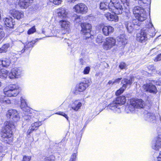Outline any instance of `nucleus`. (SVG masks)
Returning a JSON list of instances; mask_svg holds the SVG:
<instances>
[{
  "label": "nucleus",
  "mask_w": 161,
  "mask_h": 161,
  "mask_svg": "<svg viewBox=\"0 0 161 161\" xmlns=\"http://www.w3.org/2000/svg\"><path fill=\"white\" fill-rule=\"evenodd\" d=\"M35 41H32L30 42H27L26 44L24 46L22 44L21 48L17 49V53H14L12 52L11 54V63L14 64L17 60L19 57V54L20 55L23 53L26 49H28L29 48L32 47H33L34 44L35 43Z\"/></svg>",
  "instance_id": "f257e3e1"
},
{
  "label": "nucleus",
  "mask_w": 161,
  "mask_h": 161,
  "mask_svg": "<svg viewBox=\"0 0 161 161\" xmlns=\"http://www.w3.org/2000/svg\"><path fill=\"white\" fill-rule=\"evenodd\" d=\"M145 8L137 6L134 7L132 9L133 14L136 19H138L141 21H143L147 18Z\"/></svg>",
  "instance_id": "f03ea898"
},
{
  "label": "nucleus",
  "mask_w": 161,
  "mask_h": 161,
  "mask_svg": "<svg viewBox=\"0 0 161 161\" xmlns=\"http://www.w3.org/2000/svg\"><path fill=\"white\" fill-rule=\"evenodd\" d=\"M111 4H113V7L111 8V11L116 14H121L122 13L123 8L118 0H111Z\"/></svg>",
  "instance_id": "7ed1b4c3"
},
{
  "label": "nucleus",
  "mask_w": 161,
  "mask_h": 161,
  "mask_svg": "<svg viewBox=\"0 0 161 161\" xmlns=\"http://www.w3.org/2000/svg\"><path fill=\"white\" fill-rule=\"evenodd\" d=\"M4 126L3 130V134L2 137L4 142L9 143L10 141V123L9 121H6L4 123Z\"/></svg>",
  "instance_id": "20e7f679"
},
{
  "label": "nucleus",
  "mask_w": 161,
  "mask_h": 161,
  "mask_svg": "<svg viewBox=\"0 0 161 161\" xmlns=\"http://www.w3.org/2000/svg\"><path fill=\"white\" fill-rule=\"evenodd\" d=\"M80 26L81 27V33L85 35L84 39H87L90 38L91 36L90 34L92 29L91 25L87 23H82L81 24Z\"/></svg>",
  "instance_id": "39448f33"
},
{
  "label": "nucleus",
  "mask_w": 161,
  "mask_h": 161,
  "mask_svg": "<svg viewBox=\"0 0 161 161\" xmlns=\"http://www.w3.org/2000/svg\"><path fill=\"white\" fill-rule=\"evenodd\" d=\"M134 77L133 76H130V79L124 78L122 80V83L123 85L122 87L118 90L115 93L116 96H119L125 90L127 87V86L130 85L134 80Z\"/></svg>",
  "instance_id": "423d86ee"
},
{
  "label": "nucleus",
  "mask_w": 161,
  "mask_h": 161,
  "mask_svg": "<svg viewBox=\"0 0 161 161\" xmlns=\"http://www.w3.org/2000/svg\"><path fill=\"white\" fill-rule=\"evenodd\" d=\"M115 40L112 37L106 38L105 41L103 44V48L105 50L110 49L112 47L115 45Z\"/></svg>",
  "instance_id": "0eeeda50"
},
{
  "label": "nucleus",
  "mask_w": 161,
  "mask_h": 161,
  "mask_svg": "<svg viewBox=\"0 0 161 161\" xmlns=\"http://www.w3.org/2000/svg\"><path fill=\"white\" fill-rule=\"evenodd\" d=\"M20 118L19 114L17 111L15 110H11V128L12 126L15 127V125Z\"/></svg>",
  "instance_id": "6e6552de"
},
{
  "label": "nucleus",
  "mask_w": 161,
  "mask_h": 161,
  "mask_svg": "<svg viewBox=\"0 0 161 161\" xmlns=\"http://www.w3.org/2000/svg\"><path fill=\"white\" fill-rule=\"evenodd\" d=\"M73 9L76 13L82 14H86L88 10L87 6L83 3H80L76 5L74 7Z\"/></svg>",
  "instance_id": "1a4fd4ad"
},
{
  "label": "nucleus",
  "mask_w": 161,
  "mask_h": 161,
  "mask_svg": "<svg viewBox=\"0 0 161 161\" xmlns=\"http://www.w3.org/2000/svg\"><path fill=\"white\" fill-rule=\"evenodd\" d=\"M142 30H144L145 33L147 35H149L150 36H154L155 34V30L153 25L151 22H150L146 26L143 28Z\"/></svg>",
  "instance_id": "9d476101"
},
{
  "label": "nucleus",
  "mask_w": 161,
  "mask_h": 161,
  "mask_svg": "<svg viewBox=\"0 0 161 161\" xmlns=\"http://www.w3.org/2000/svg\"><path fill=\"white\" fill-rule=\"evenodd\" d=\"M89 86L88 83L82 82L77 85L75 87L74 93L76 94L84 90Z\"/></svg>",
  "instance_id": "9b49d317"
},
{
  "label": "nucleus",
  "mask_w": 161,
  "mask_h": 161,
  "mask_svg": "<svg viewBox=\"0 0 161 161\" xmlns=\"http://www.w3.org/2000/svg\"><path fill=\"white\" fill-rule=\"evenodd\" d=\"M142 87L146 91L153 93H156L157 92V88L152 83H147L144 85Z\"/></svg>",
  "instance_id": "f8f14e48"
},
{
  "label": "nucleus",
  "mask_w": 161,
  "mask_h": 161,
  "mask_svg": "<svg viewBox=\"0 0 161 161\" xmlns=\"http://www.w3.org/2000/svg\"><path fill=\"white\" fill-rule=\"evenodd\" d=\"M152 148L155 150H159L161 148V134H158L155 138V141L153 143Z\"/></svg>",
  "instance_id": "ddd939ff"
},
{
  "label": "nucleus",
  "mask_w": 161,
  "mask_h": 161,
  "mask_svg": "<svg viewBox=\"0 0 161 161\" xmlns=\"http://www.w3.org/2000/svg\"><path fill=\"white\" fill-rule=\"evenodd\" d=\"M22 74V70L20 68H14L11 71V79L14 78H18Z\"/></svg>",
  "instance_id": "4468645a"
},
{
  "label": "nucleus",
  "mask_w": 161,
  "mask_h": 161,
  "mask_svg": "<svg viewBox=\"0 0 161 161\" xmlns=\"http://www.w3.org/2000/svg\"><path fill=\"white\" fill-rule=\"evenodd\" d=\"M144 30H142L140 33L137 34L136 39L141 42H144L147 40V36L145 33Z\"/></svg>",
  "instance_id": "2eb2a0df"
},
{
  "label": "nucleus",
  "mask_w": 161,
  "mask_h": 161,
  "mask_svg": "<svg viewBox=\"0 0 161 161\" xmlns=\"http://www.w3.org/2000/svg\"><path fill=\"white\" fill-rule=\"evenodd\" d=\"M3 92L5 96L3 99V102L9 104L10 103L9 95L10 94V87L9 86L6 87L3 90Z\"/></svg>",
  "instance_id": "dca6fc26"
},
{
  "label": "nucleus",
  "mask_w": 161,
  "mask_h": 161,
  "mask_svg": "<svg viewBox=\"0 0 161 161\" xmlns=\"http://www.w3.org/2000/svg\"><path fill=\"white\" fill-rule=\"evenodd\" d=\"M131 100L132 104L135 105L136 108H142L145 105V102L141 99H133Z\"/></svg>",
  "instance_id": "f3484780"
},
{
  "label": "nucleus",
  "mask_w": 161,
  "mask_h": 161,
  "mask_svg": "<svg viewBox=\"0 0 161 161\" xmlns=\"http://www.w3.org/2000/svg\"><path fill=\"white\" fill-rule=\"evenodd\" d=\"M57 16L61 18H64L66 17L68 14V11L64 8H59L56 10Z\"/></svg>",
  "instance_id": "a211bd4d"
},
{
  "label": "nucleus",
  "mask_w": 161,
  "mask_h": 161,
  "mask_svg": "<svg viewBox=\"0 0 161 161\" xmlns=\"http://www.w3.org/2000/svg\"><path fill=\"white\" fill-rule=\"evenodd\" d=\"M102 30L103 34L105 36H108L113 32L114 28L111 26H104Z\"/></svg>",
  "instance_id": "6ab92c4d"
},
{
  "label": "nucleus",
  "mask_w": 161,
  "mask_h": 161,
  "mask_svg": "<svg viewBox=\"0 0 161 161\" xmlns=\"http://www.w3.org/2000/svg\"><path fill=\"white\" fill-rule=\"evenodd\" d=\"M144 118L148 121L154 123L156 120V117L154 114L152 113L147 112L144 114Z\"/></svg>",
  "instance_id": "aec40b11"
},
{
  "label": "nucleus",
  "mask_w": 161,
  "mask_h": 161,
  "mask_svg": "<svg viewBox=\"0 0 161 161\" xmlns=\"http://www.w3.org/2000/svg\"><path fill=\"white\" fill-rule=\"evenodd\" d=\"M108 107L112 110H114L115 112L118 113L120 112V107L115 101H114L112 103L109 104Z\"/></svg>",
  "instance_id": "412c9836"
},
{
  "label": "nucleus",
  "mask_w": 161,
  "mask_h": 161,
  "mask_svg": "<svg viewBox=\"0 0 161 161\" xmlns=\"http://www.w3.org/2000/svg\"><path fill=\"white\" fill-rule=\"evenodd\" d=\"M19 92V90L18 86L12 85L11 86V97L16 96Z\"/></svg>",
  "instance_id": "4be33fe9"
},
{
  "label": "nucleus",
  "mask_w": 161,
  "mask_h": 161,
  "mask_svg": "<svg viewBox=\"0 0 161 161\" xmlns=\"http://www.w3.org/2000/svg\"><path fill=\"white\" fill-rule=\"evenodd\" d=\"M59 24L62 29L66 30L67 31H69L70 23L68 21L65 19L62 20L60 21Z\"/></svg>",
  "instance_id": "5701e85b"
},
{
  "label": "nucleus",
  "mask_w": 161,
  "mask_h": 161,
  "mask_svg": "<svg viewBox=\"0 0 161 161\" xmlns=\"http://www.w3.org/2000/svg\"><path fill=\"white\" fill-rule=\"evenodd\" d=\"M33 0H20L19 5L22 8H26L28 7Z\"/></svg>",
  "instance_id": "b1692460"
},
{
  "label": "nucleus",
  "mask_w": 161,
  "mask_h": 161,
  "mask_svg": "<svg viewBox=\"0 0 161 161\" xmlns=\"http://www.w3.org/2000/svg\"><path fill=\"white\" fill-rule=\"evenodd\" d=\"M11 14L14 18H15L17 19H20L21 18L23 17L24 16L23 13L15 10H13L11 12Z\"/></svg>",
  "instance_id": "393cba45"
},
{
  "label": "nucleus",
  "mask_w": 161,
  "mask_h": 161,
  "mask_svg": "<svg viewBox=\"0 0 161 161\" xmlns=\"http://www.w3.org/2000/svg\"><path fill=\"white\" fill-rule=\"evenodd\" d=\"M11 14L14 18H15L17 19H20L21 18L23 17L24 16L23 13L15 10H13L11 12Z\"/></svg>",
  "instance_id": "a878e982"
},
{
  "label": "nucleus",
  "mask_w": 161,
  "mask_h": 161,
  "mask_svg": "<svg viewBox=\"0 0 161 161\" xmlns=\"http://www.w3.org/2000/svg\"><path fill=\"white\" fill-rule=\"evenodd\" d=\"M115 14H111L110 13H108L105 14V16L108 20L109 21H114L115 22H117L119 20V18L118 16Z\"/></svg>",
  "instance_id": "bb28decb"
},
{
  "label": "nucleus",
  "mask_w": 161,
  "mask_h": 161,
  "mask_svg": "<svg viewBox=\"0 0 161 161\" xmlns=\"http://www.w3.org/2000/svg\"><path fill=\"white\" fill-rule=\"evenodd\" d=\"M125 25L128 32L130 33L133 31L134 26L132 23L130 22H125Z\"/></svg>",
  "instance_id": "cd10ccee"
},
{
  "label": "nucleus",
  "mask_w": 161,
  "mask_h": 161,
  "mask_svg": "<svg viewBox=\"0 0 161 161\" xmlns=\"http://www.w3.org/2000/svg\"><path fill=\"white\" fill-rule=\"evenodd\" d=\"M125 97L124 96H120L117 98L115 101L120 106L121 105H123L126 102Z\"/></svg>",
  "instance_id": "c85d7f7f"
},
{
  "label": "nucleus",
  "mask_w": 161,
  "mask_h": 161,
  "mask_svg": "<svg viewBox=\"0 0 161 161\" xmlns=\"http://www.w3.org/2000/svg\"><path fill=\"white\" fill-rule=\"evenodd\" d=\"M81 106V103L77 101H75L71 105L72 108L75 111L78 110Z\"/></svg>",
  "instance_id": "c756f323"
},
{
  "label": "nucleus",
  "mask_w": 161,
  "mask_h": 161,
  "mask_svg": "<svg viewBox=\"0 0 161 161\" xmlns=\"http://www.w3.org/2000/svg\"><path fill=\"white\" fill-rule=\"evenodd\" d=\"M117 40L119 44L125 45L127 43L126 40L123 35H121L118 37Z\"/></svg>",
  "instance_id": "7c9ffc66"
},
{
  "label": "nucleus",
  "mask_w": 161,
  "mask_h": 161,
  "mask_svg": "<svg viewBox=\"0 0 161 161\" xmlns=\"http://www.w3.org/2000/svg\"><path fill=\"white\" fill-rule=\"evenodd\" d=\"M100 8L103 10H105L108 8L110 11L111 10V8L109 7L108 4L107 2L101 3L100 4Z\"/></svg>",
  "instance_id": "2f4dec72"
},
{
  "label": "nucleus",
  "mask_w": 161,
  "mask_h": 161,
  "mask_svg": "<svg viewBox=\"0 0 161 161\" xmlns=\"http://www.w3.org/2000/svg\"><path fill=\"white\" fill-rule=\"evenodd\" d=\"M8 76L7 70L2 69H0V78H5Z\"/></svg>",
  "instance_id": "473e14b6"
},
{
  "label": "nucleus",
  "mask_w": 161,
  "mask_h": 161,
  "mask_svg": "<svg viewBox=\"0 0 161 161\" xmlns=\"http://www.w3.org/2000/svg\"><path fill=\"white\" fill-rule=\"evenodd\" d=\"M147 2V0H138V3L140 5L144 8L145 6H148Z\"/></svg>",
  "instance_id": "72a5a7b5"
},
{
  "label": "nucleus",
  "mask_w": 161,
  "mask_h": 161,
  "mask_svg": "<svg viewBox=\"0 0 161 161\" xmlns=\"http://www.w3.org/2000/svg\"><path fill=\"white\" fill-rule=\"evenodd\" d=\"M42 124L41 121L36 122L31 124V126L35 130L37 129L38 127L42 125Z\"/></svg>",
  "instance_id": "f704fd0d"
},
{
  "label": "nucleus",
  "mask_w": 161,
  "mask_h": 161,
  "mask_svg": "<svg viewBox=\"0 0 161 161\" xmlns=\"http://www.w3.org/2000/svg\"><path fill=\"white\" fill-rule=\"evenodd\" d=\"M9 46V44L4 45L1 48H0V53L6 52Z\"/></svg>",
  "instance_id": "c9c22d12"
},
{
  "label": "nucleus",
  "mask_w": 161,
  "mask_h": 161,
  "mask_svg": "<svg viewBox=\"0 0 161 161\" xmlns=\"http://www.w3.org/2000/svg\"><path fill=\"white\" fill-rule=\"evenodd\" d=\"M132 101L131 100L130 101V104L128 106L127 108V109L130 112H133L135 108H136L135 105L132 104Z\"/></svg>",
  "instance_id": "e433bc0d"
},
{
  "label": "nucleus",
  "mask_w": 161,
  "mask_h": 161,
  "mask_svg": "<svg viewBox=\"0 0 161 161\" xmlns=\"http://www.w3.org/2000/svg\"><path fill=\"white\" fill-rule=\"evenodd\" d=\"M3 66L8 67L9 65L10 61L9 59H5V60L3 61Z\"/></svg>",
  "instance_id": "4c0bfd02"
},
{
  "label": "nucleus",
  "mask_w": 161,
  "mask_h": 161,
  "mask_svg": "<svg viewBox=\"0 0 161 161\" xmlns=\"http://www.w3.org/2000/svg\"><path fill=\"white\" fill-rule=\"evenodd\" d=\"M126 8L130 5L129 0H120Z\"/></svg>",
  "instance_id": "58836bf2"
},
{
  "label": "nucleus",
  "mask_w": 161,
  "mask_h": 161,
  "mask_svg": "<svg viewBox=\"0 0 161 161\" xmlns=\"http://www.w3.org/2000/svg\"><path fill=\"white\" fill-rule=\"evenodd\" d=\"M55 159V157L53 155H51L45 158L44 159V161H54Z\"/></svg>",
  "instance_id": "ea45409f"
},
{
  "label": "nucleus",
  "mask_w": 161,
  "mask_h": 161,
  "mask_svg": "<svg viewBox=\"0 0 161 161\" xmlns=\"http://www.w3.org/2000/svg\"><path fill=\"white\" fill-rule=\"evenodd\" d=\"M103 37L101 35H98L96 38V42L98 43H101L103 42Z\"/></svg>",
  "instance_id": "a19ab883"
},
{
  "label": "nucleus",
  "mask_w": 161,
  "mask_h": 161,
  "mask_svg": "<svg viewBox=\"0 0 161 161\" xmlns=\"http://www.w3.org/2000/svg\"><path fill=\"white\" fill-rule=\"evenodd\" d=\"M21 101V106L20 107L21 108L23 106H26L27 104L25 100L23 97H21L20 98Z\"/></svg>",
  "instance_id": "79ce46f5"
},
{
  "label": "nucleus",
  "mask_w": 161,
  "mask_h": 161,
  "mask_svg": "<svg viewBox=\"0 0 161 161\" xmlns=\"http://www.w3.org/2000/svg\"><path fill=\"white\" fill-rule=\"evenodd\" d=\"M23 118L25 120L28 121L29 120L31 121V119H32L33 117H32L31 115H30L26 114L23 116Z\"/></svg>",
  "instance_id": "37998d69"
},
{
  "label": "nucleus",
  "mask_w": 161,
  "mask_h": 161,
  "mask_svg": "<svg viewBox=\"0 0 161 161\" xmlns=\"http://www.w3.org/2000/svg\"><path fill=\"white\" fill-rule=\"evenodd\" d=\"M36 31L35 26H33L29 30L27 33L29 35L32 34Z\"/></svg>",
  "instance_id": "c03bdc74"
},
{
  "label": "nucleus",
  "mask_w": 161,
  "mask_h": 161,
  "mask_svg": "<svg viewBox=\"0 0 161 161\" xmlns=\"http://www.w3.org/2000/svg\"><path fill=\"white\" fill-rule=\"evenodd\" d=\"M140 22H141L140 20H139L138 19H135L133 20L132 23L134 25V26L135 25H137L138 26H140L141 23Z\"/></svg>",
  "instance_id": "a18cd8bd"
},
{
  "label": "nucleus",
  "mask_w": 161,
  "mask_h": 161,
  "mask_svg": "<svg viewBox=\"0 0 161 161\" xmlns=\"http://www.w3.org/2000/svg\"><path fill=\"white\" fill-rule=\"evenodd\" d=\"M4 22L5 25L6 26L9 27L10 26V21L9 19L8 18H6L5 19H4Z\"/></svg>",
  "instance_id": "49530a36"
},
{
  "label": "nucleus",
  "mask_w": 161,
  "mask_h": 161,
  "mask_svg": "<svg viewBox=\"0 0 161 161\" xmlns=\"http://www.w3.org/2000/svg\"><path fill=\"white\" fill-rule=\"evenodd\" d=\"M90 70L89 67H86L84 69L83 73L84 74H87L89 73Z\"/></svg>",
  "instance_id": "de8ad7c7"
},
{
  "label": "nucleus",
  "mask_w": 161,
  "mask_h": 161,
  "mask_svg": "<svg viewBox=\"0 0 161 161\" xmlns=\"http://www.w3.org/2000/svg\"><path fill=\"white\" fill-rule=\"evenodd\" d=\"M25 112H28L30 111V108L27 106V105L21 108Z\"/></svg>",
  "instance_id": "09e8293b"
},
{
  "label": "nucleus",
  "mask_w": 161,
  "mask_h": 161,
  "mask_svg": "<svg viewBox=\"0 0 161 161\" xmlns=\"http://www.w3.org/2000/svg\"><path fill=\"white\" fill-rule=\"evenodd\" d=\"M57 114H58L60 115H62L64 117H65L67 119H68V116L67 115L64 113H63L62 112H59L56 113Z\"/></svg>",
  "instance_id": "8fccbe9b"
},
{
  "label": "nucleus",
  "mask_w": 161,
  "mask_h": 161,
  "mask_svg": "<svg viewBox=\"0 0 161 161\" xmlns=\"http://www.w3.org/2000/svg\"><path fill=\"white\" fill-rule=\"evenodd\" d=\"M76 154L75 153H73L69 160V161H75L76 158Z\"/></svg>",
  "instance_id": "3c124183"
},
{
  "label": "nucleus",
  "mask_w": 161,
  "mask_h": 161,
  "mask_svg": "<svg viewBox=\"0 0 161 161\" xmlns=\"http://www.w3.org/2000/svg\"><path fill=\"white\" fill-rule=\"evenodd\" d=\"M126 64L124 62H121V63L119 65V68L121 69H125L126 67Z\"/></svg>",
  "instance_id": "603ef678"
},
{
  "label": "nucleus",
  "mask_w": 161,
  "mask_h": 161,
  "mask_svg": "<svg viewBox=\"0 0 161 161\" xmlns=\"http://www.w3.org/2000/svg\"><path fill=\"white\" fill-rule=\"evenodd\" d=\"M35 130L31 126L27 130V135H30V134L33 131Z\"/></svg>",
  "instance_id": "864d4df0"
},
{
  "label": "nucleus",
  "mask_w": 161,
  "mask_h": 161,
  "mask_svg": "<svg viewBox=\"0 0 161 161\" xmlns=\"http://www.w3.org/2000/svg\"><path fill=\"white\" fill-rule=\"evenodd\" d=\"M31 159V156H25L23 157V159L22 161H30Z\"/></svg>",
  "instance_id": "5fc2aeb1"
},
{
  "label": "nucleus",
  "mask_w": 161,
  "mask_h": 161,
  "mask_svg": "<svg viewBox=\"0 0 161 161\" xmlns=\"http://www.w3.org/2000/svg\"><path fill=\"white\" fill-rule=\"evenodd\" d=\"M50 2H52L55 5H58L61 3V0H54V1Z\"/></svg>",
  "instance_id": "6e6d98bb"
},
{
  "label": "nucleus",
  "mask_w": 161,
  "mask_h": 161,
  "mask_svg": "<svg viewBox=\"0 0 161 161\" xmlns=\"http://www.w3.org/2000/svg\"><path fill=\"white\" fill-rule=\"evenodd\" d=\"M50 2H52L55 5H58L61 3V0H54V1Z\"/></svg>",
  "instance_id": "4d7b16f0"
},
{
  "label": "nucleus",
  "mask_w": 161,
  "mask_h": 161,
  "mask_svg": "<svg viewBox=\"0 0 161 161\" xmlns=\"http://www.w3.org/2000/svg\"><path fill=\"white\" fill-rule=\"evenodd\" d=\"M75 20L76 22H79L80 21V18L79 16H78L77 15H75Z\"/></svg>",
  "instance_id": "13d9d810"
},
{
  "label": "nucleus",
  "mask_w": 161,
  "mask_h": 161,
  "mask_svg": "<svg viewBox=\"0 0 161 161\" xmlns=\"http://www.w3.org/2000/svg\"><path fill=\"white\" fill-rule=\"evenodd\" d=\"M122 79V78H119L115 79L114 81H113V83H119L121 80Z\"/></svg>",
  "instance_id": "bf43d9fd"
},
{
  "label": "nucleus",
  "mask_w": 161,
  "mask_h": 161,
  "mask_svg": "<svg viewBox=\"0 0 161 161\" xmlns=\"http://www.w3.org/2000/svg\"><path fill=\"white\" fill-rule=\"evenodd\" d=\"M4 36L5 34L3 32H0V41L3 39Z\"/></svg>",
  "instance_id": "052dcab7"
},
{
  "label": "nucleus",
  "mask_w": 161,
  "mask_h": 161,
  "mask_svg": "<svg viewBox=\"0 0 161 161\" xmlns=\"http://www.w3.org/2000/svg\"><path fill=\"white\" fill-rule=\"evenodd\" d=\"M161 57V53H160L159 54H158L156 58L155 59V61H158L161 60L160 59V57Z\"/></svg>",
  "instance_id": "680f3d73"
},
{
  "label": "nucleus",
  "mask_w": 161,
  "mask_h": 161,
  "mask_svg": "<svg viewBox=\"0 0 161 161\" xmlns=\"http://www.w3.org/2000/svg\"><path fill=\"white\" fill-rule=\"evenodd\" d=\"M157 160L158 161H161V152H160L158 157Z\"/></svg>",
  "instance_id": "e2e57ef3"
},
{
  "label": "nucleus",
  "mask_w": 161,
  "mask_h": 161,
  "mask_svg": "<svg viewBox=\"0 0 161 161\" xmlns=\"http://www.w3.org/2000/svg\"><path fill=\"white\" fill-rule=\"evenodd\" d=\"M9 111V110L8 111V113L7 114L6 116L8 118H10V112Z\"/></svg>",
  "instance_id": "0e129e2a"
},
{
  "label": "nucleus",
  "mask_w": 161,
  "mask_h": 161,
  "mask_svg": "<svg viewBox=\"0 0 161 161\" xmlns=\"http://www.w3.org/2000/svg\"><path fill=\"white\" fill-rule=\"evenodd\" d=\"M156 84L158 85H161V82L160 81H158L156 82Z\"/></svg>",
  "instance_id": "69168bd1"
},
{
  "label": "nucleus",
  "mask_w": 161,
  "mask_h": 161,
  "mask_svg": "<svg viewBox=\"0 0 161 161\" xmlns=\"http://www.w3.org/2000/svg\"><path fill=\"white\" fill-rule=\"evenodd\" d=\"M80 63L81 64H83V59L82 58H81L80 59Z\"/></svg>",
  "instance_id": "338daca9"
},
{
  "label": "nucleus",
  "mask_w": 161,
  "mask_h": 161,
  "mask_svg": "<svg viewBox=\"0 0 161 161\" xmlns=\"http://www.w3.org/2000/svg\"><path fill=\"white\" fill-rule=\"evenodd\" d=\"M157 73L161 75V70H159L157 71Z\"/></svg>",
  "instance_id": "774afa93"
}]
</instances>
